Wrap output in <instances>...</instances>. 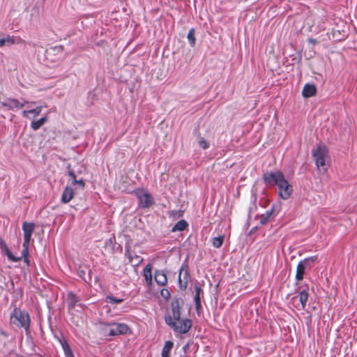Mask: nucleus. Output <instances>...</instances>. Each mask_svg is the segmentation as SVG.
<instances>
[{
  "label": "nucleus",
  "mask_w": 357,
  "mask_h": 357,
  "mask_svg": "<svg viewBox=\"0 0 357 357\" xmlns=\"http://www.w3.org/2000/svg\"><path fill=\"white\" fill-rule=\"evenodd\" d=\"M31 316L26 310L15 307L10 313V324L18 328H23L26 336L31 335Z\"/></svg>",
  "instance_id": "obj_4"
},
{
  "label": "nucleus",
  "mask_w": 357,
  "mask_h": 357,
  "mask_svg": "<svg viewBox=\"0 0 357 357\" xmlns=\"http://www.w3.org/2000/svg\"><path fill=\"white\" fill-rule=\"evenodd\" d=\"M161 294L165 298H168L170 296L169 291L166 289H163L161 290Z\"/></svg>",
  "instance_id": "obj_31"
},
{
  "label": "nucleus",
  "mask_w": 357,
  "mask_h": 357,
  "mask_svg": "<svg viewBox=\"0 0 357 357\" xmlns=\"http://www.w3.org/2000/svg\"><path fill=\"white\" fill-rule=\"evenodd\" d=\"M201 291H202L201 287L199 286V285H196L195 286V294H197L200 295Z\"/></svg>",
  "instance_id": "obj_34"
},
{
  "label": "nucleus",
  "mask_w": 357,
  "mask_h": 357,
  "mask_svg": "<svg viewBox=\"0 0 357 357\" xmlns=\"http://www.w3.org/2000/svg\"><path fill=\"white\" fill-rule=\"evenodd\" d=\"M194 300H195V302L196 308H197V310H198L201 307L200 295L197 294H195V297H194Z\"/></svg>",
  "instance_id": "obj_30"
},
{
  "label": "nucleus",
  "mask_w": 357,
  "mask_h": 357,
  "mask_svg": "<svg viewBox=\"0 0 357 357\" xmlns=\"http://www.w3.org/2000/svg\"><path fill=\"white\" fill-rule=\"evenodd\" d=\"M5 45V40L4 37H3L1 35H0V47Z\"/></svg>",
  "instance_id": "obj_35"
},
{
  "label": "nucleus",
  "mask_w": 357,
  "mask_h": 357,
  "mask_svg": "<svg viewBox=\"0 0 357 357\" xmlns=\"http://www.w3.org/2000/svg\"><path fill=\"white\" fill-rule=\"evenodd\" d=\"M122 298H116L112 296H108L106 297V301L109 303H121L123 302Z\"/></svg>",
  "instance_id": "obj_27"
},
{
  "label": "nucleus",
  "mask_w": 357,
  "mask_h": 357,
  "mask_svg": "<svg viewBox=\"0 0 357 357\" xmlns=\"http://www.w3.org/2000/svg\"><path fill=\"white\" fill-rule=\"evenodd\" d=\"M135 194L139 200V205L142 208L149 207L153 202L151 195L144 189L135 190Z\"/></svg>",
  "instance_id": "obj_6"
},
{
  "label": "nucleus",
  "mask_w": 357,
  "mask_h": 357,
  "mask_svg": "<svg viewBox=\"0 0 357 357\" xmlns=\"http://www.w3.org/2000/svg\"><path fill=\"white\" fill-rule=\"evenodd\" d=\"M68 175L71 177V178L73 180L72 181L73 185H77L82 189H83L84 188L85 183H84V181L82 179H80V180L76 179L75 174L73 170L68 171Z\"/></svg>",
  "instance_id": "obj_19"
},
{
  "label": "nucleus",
  "mask_w": 357,
  "mask_h": 357,
  "mask_svg": "<svg viewBox=\"0 0 357 357\" xmlns=\"http://www.w3.org/2000/svg\"><path fill=\"white\" fill-rule=\"evenodd\" d=\"M155 280L160 286H165L167 282L166 274L162 271H155Z\"/></svg>",
  "instance_id": "obj_13"
},
{
  "label": "nucleus",
  "mask_w": 357,
  "mask_h": 357,
  "mask_svg": "<svg viewBox=\"0 0 357 357\" xmlns=\"http://www.w3.org/2000/svg\"><path fill=\"white\" fill-rule=\"evenodd\" d=\"M152 266L151 264H148L144 268V277L148 285L152 284Z\"/></svg>",
  "instance_id": "obj_15"
},
{
  "label": "nucleus",
  "mask_w": 357,
  "mask_h": 357,
  "mask_svg": "<svg viewBox=\"0 0 357 357\" xmlns=\"http://www.w3.org/2000/svg\"><path fill=\"white\" fill-rule=\"evenodd\" d=\"M5 40V45H9L15 43V38L13 37H10L9 36H7L6 37H4Z\"/></svg>",
  "instance_id": "obj_29"
},
{
  "label": "nucleus",
  "mask_w": 357,
  "mask_h": 357,
  "mask_svg": "<svg viewBox=\"0 0 357 357\" xmlns=\"http://www.w3.org/2000/svg\"><path fill=\"white\" fill-rule=\"evenodd\" d=\"M188 40L191 47H194L195 45V30L193 29H190L187 36Z\"/></svg>",
  "instance_id": "obj_26"
},
{
  "label": "nucleus",
  "mask_w": 357,
  "mask_h": 357,
  "mask_svg": "<svg viewBox=\"0 0 357 357\" xmlns=\"http://www.w3.org/2000/svg\"><path fill=\"white\" fill-rule=\"evenodd\" d=\"M316 87L314 84H306L302 91V94L305 98H310L315 95Z\"/></svg>",
  "instance_id": "obj_11"
},
{
  "label": "nucleus",
  "mask_w": 357,
  "mask_h": 357,
  "mask_svg": "<svg viewBox=\"0 0 357 357\" xmlns=\"http://www.w3.org/2000/svg\"><path fill=\"white\" fill-rule=\"evenodd\" d=\"M224 239L225 236L223 235L219 236L218 237H214L212 239L213 245L216 248H220L223 244Z\"/></svg>",
  "instance_id": "obj_25"
},
{
  "label": "nucleus",
  "mask_w": 357,
  "mask_h": 357,
  "mask_svg": "<svg viewBox=\"0 0 357 357\" xmlns=\"http://www.w3.org/2000/svg\"><path fill=\"white\" fill-rule=\"evenodd\" d=\"M174 343L172 341H167L162 350V357H169V353L173 348Z\"/></svg>",
  "instance_id": "obj_18"
},
{
  "label": "nucleus",
  "mask_w": 357,
  "mask_h": 357,
  "mask_svg": "<svg viewBox=\"0 0 357 357\" xmlns=\"http://www.w3.org/2000/svg\"><path fill=\"white\" fill-rule=\"evenodd\" d=\"M306 267L300 261L296 267V280L301 281L303 279Z\"/></svg>",
  "instance_id": "obj_16"
},
{
  "label": "nucleus",
  "mask_w": 357,
  "mask_h": 357,
  "mask_svg": "<svg viewBox=\"0 0 357 357\" xmlns=\"http://www.w3.org/2000/svg\"><path fill=\"white\" fill-rule=\"evenodd\" d=\"M181 312L178 307H173L172 315L165 317V323L176 333H187L191 326L192 321L189 319H181Z\"/></svg>",
  "instance_id": "obj_3"
},
{
  "label": "nucleus",
  "mask_w": 357,
  "mask_h": 357,
  "mask_svg": "<svg viewBox=\"0 0 357 357\" xmlns=\"http://www.w3.org/2000/svg\"><path fill=\"white\" fill-rule=\"evenodd\" d=\"M47 116H45L40 118L38 120L33 121L31 123V128L33 130H38L41 126H43L47 121Z\"/></svg>",
  "instance_id": "obj_17"
},
{
  "label": "nucleus",
  "mask_w": 357,
  "mask_h": 357,
  "mask_svg": "<svg viewBox=\"0 0 357 357\" xmlns=\"http://www.w3.org/2000/svg\"><path fill=\"white\" fill-rule=\"evenodd\" d=\"M136 260L137 261V262H139L141 259H139V257L137 256H136Z\"/></svg>",
  "instance_id": "obj_39"
},
{
  "label": "nucleus",
  "mask_w": 357,
  "mask_h": 357,
  "mask_svg": "<svg viewBox=\"0 0 357 357\" xmlns=\"http://www.w3.org/2000/svg\"><path fill=\"white\" fill-rule=\"evenodd\" d=\"M73 189L70 186H66L62 192L61 201L63 204H67L73 198Z\"/></svg>",
  "instance_id": "obj_10"
},
{
  "label": "nucleus",
  "mask_w": 357,
  "mask_h": 357,
  "mask_svg": "<svg viewBox=\"0 0 357 357\" xmlns=\"http://www.w3.org/2000/svg\"><path fill=\"white\" fill-rule=\"evenodd\" d=\"M188 227V223L184 220H181L176 223V225L172 227V231H182L186 229Z\"/></svg>",
  "instance_id": "obj_20"
},
{
  "label": "nucleus",
  "mask_w": 357,
  "mask_h": 357,
  "mask_svg": "<svg viewBox=\"0 0 357 357\" xmlns=\"http://www.w3.org/2000/svg\"><path fill=\"white\" fill-rule=\"evenodd\" d=\"M198 144L200 147H202L204 149H206L208 147V142L203 138V137H199L198 139Z\"/></svg>",
  "instance_id": "obj_28"
},
{
  "label": "nucleus",
  "mask_w": 357,
  "mask_h": 357,
  "mask_svg": "<svg viewBox=\"0 0 357 357\" xmlns=\"http://www.w3.org/2000/svg\"><path fill=\"white\" fill-rule=\"evenodd\" d=\"M26 104L33 105L34 102H29L24 99H22V101H20L19 100L15 98H8L1 102V105L4 107L11 110L20 109L22 108Z\"/></svg>",
  "instance_id": "obj_7"
},
{
  "label": "nucleus",
  "mask_w": 357,
  "mask_h": 357,
  "mask_svg": "<svg viewBox=\"0 0 357 357\" xmlns=\"http://www.w3.org/2000/svg\"><path fill=\"white\" fill-rule=\"evenodd\" d=\"M265 183L268 185H276L278 188V195L283 199H288L293 192L292 186L284 178L282 172L280 171L266 172L263 176Z\"/></svg>",
  "instance_id": "obj_1"
},
{
  "label": "nucleus",
  "mask_w": 357,
  "mask_h": 357,
  "mask_svg": "<svg viewBox=\"0 0 357 357\" xmlns=\"http://www.w3.org/2000/svg\"><path fill=\"white\" fill-rule=\"evenodd\" d=\"M299 301L301 303V307L300 310H304L306 306L307 301L308 300V293L306 290H302L298 296ZM297 297H294V299H296Z\"/></svg>",
  "instance_id": "obj_14"
},
{
  "label": "nucleus",
  "mask_w": 357,
  "mask_h": 357,
  "mask_svg": "<svg viewBox=\"0 0 357 357\" xmlns=\"http://www.w3.org/2000/svg\"><path fill=\"white\" fill-rule=\"evenodd\" d=\"M316 165L319 172H326L330 166L328 149L324 146H319L313 152Z\"/></svg>",
  "instance_id": "obj_5"
},
{
  "label": "nucleus",
  "mask_w": 357,
  "mask_h": 357,
  "mask_svg": "<svg viewBox=\"0 0 357 357\" xmlns=\"http://www.w3.org/2000/svg\"><path fill=\"white\" fill-rule=\"evenodd\" d=\"M130 333V328L123 323L112 322V328L109 331V336H117L128 334Z\"/></svg>",
  "instance_id": "obj_8"
},
{
  "label": "nucleus",
  "mask_w": 357,
  "mask_h": 357,
  "mask_svg": "<svg viewBox=\"0 0 357 357\" xmlns=\"http://www.w3.org/2000/svg\"><path fill=\"white\" fill-rule=\"evenodd\" d=\"M100 330L103 335L109 336V331L112 328V322L110 323H101Z\"/></svg>",
  "instance_id": "obj_23"
},
{
  "label": "nucleus",
  "mask_w": 357,
  "mask_h": 357,
  "mask_svg": "<svg viewBox=\"0 0 357 357\" xmlns=\"http://www.w3.org/2000/svg\"><path fill=\"white\" fill-rule=\"evenodd\" d=\"M84 274V272L83 271H81L79 272V275L82 276V275Z\"/></svg>",
  "instance_id": "obj_38"
},
{
  "label": "nucleus",
  "mask_w": 357,
  "mask_h": 357,
  "mask_svg": "<svg viewBox=\"0 0 357 357\" xmlns=\"http://www.w3.org/2000/svg\"><path fill=\"white\" fill-rule=\"evenodd\" d=\"M317 256H312L305 258L303 260H301V262L306 267V268H311L317 260Z\"/></svg>",
  "instance_id": "obj_21"
},
{
  "label": "nucleus",
  "mask_w": 357,
  "mask_h": 357,
  "mask_svg": "<svg viewBox=\"0 0 357 357\" xmlns=\"http://www.w3.org/2000/svg\"><path fill=\"white\" fill-rule=\"evenodd\" d=\"M265 215L266 218H267L268 220H269L271 215H272V211H266V213L265 214H264Z\"/></svg>",
  "instance_id": "obj_36"
},
{
  "label": "nucleus",
  "mask_w": 357,
  "mask_h": 357,
  "mask_svg": "<svg viewBox=\"0 0 357 357\" xmlns=\"http://www.w3.org/2000/svg\"><path fill=\"white\" fill-rule=\"evenodd\" d=\"M268 219L267 218L265 217L264 215H262L261 217V219H260V222L261 225H265L268 222Z\"/></svg>",
  "instance_id": "obj_33"
},
{
  "label": "nucleus",
  "mask_w": 357,
  "mask_h": 357,
  "mask_svg": "<svg viewBox=\"0 0 357 357\" xmlns=\"http://www.w3.org/2000/svg\"><path fill=\"white\" fill-rule=\"evenodd\" d=\"M44 107H46V105H40L32 109L24 110L22 113V115L24 118H30V114H32L33 117H36L39 115Z\"/></svg>",
  "instance_id": "obj_12"
},
{
  "label": "nucleus",
  "mask_w": 357,
  "mask_h": 357,
  "mask_svg": "<svg viewBox=\"0 0 357 357\" xmlns=\"http://www.w3.org/2000/svg\"><path fill=\"white\" fill-rule=\"evenodd\" d=\"M62 348L63 349L66 357H74L73 353L70 345L65 340L61 341Z\"/></svg>",
  "instance_id": "obj_22"
},
{
  "label": "nucleus",
  "mask_w": 357,
  "mask_h": 357,
  "mask_svg": "<svg viewBox=\"0 0 357 357\" xmlns=\"http://www.w3.org/2000/svg\"><path fill=\"white\" fill-rule=\"evenodd\" d=\"M188 271L187 265H183L179 271L178 281L181 289H185L188 285Z\"/></svg>",
  "instance_id": "obj_9"
},
{
  "label": "nucleus",
  "mask_w": 357,
  "mask_h": 357,
  "mask_svg": "<svg viewBox=\"0 0 357 357\" xmlns=\"http://www.w3.org/2000/svg\"><path fill=\"white\" fill-rule=\"evenodd\" d=\"M68 305L71 307H74L79 301L77 296L72 292H70L68 294Z\"/></svg>",
  "instance_id": "obj_24"
},
{
  "label": "nucleus",
  "mask_w": 357,
  "mask_h": 357,
  "mask_svg": "<svg viewBox=\"0 0 357 357\" xmlns=\"http://www.w3.org/2000/svg\"><path fill=\"white\" fill-rule=\"evenodd\" d=\"M308 42L312 45H315L317 43V40L314 38H310L308 39Z\"/></svg>",
  "instance_id": "obj_37"
},
{
  "label": "nucleus",
  "mask_w": 357,
  "mask_h": 357,
  "mask_svg": "<svg viewBox=\"0 0 357 357\" xmlns=\"http://www.w3.org/2000/svg\"><path fill=\"white\" fill-rule=\"evenodd\" d=\"M35 228V225L33 222H24L22 225V230L24 232V242H23V249L22 250V256L21 257H15L13 255V253L10 251V250L6 248L5 250L6 255L8 259L13 262H17L24 258V261L26 264H29V261L28 259L29 257V243L31 241V236Z\"/></svg>",
  "instance_id": "obj_2"
},
{
  "label": "nucleus",
  "mask_w": 357,
  "mask_h": 357,
  "mask_svg": "<svg viewBox=\"0 0 357 357\" xmlns=\"http://www.w3.org/2000/svg\"><path fill=\"white\" fill-rule=\"evenodd\" d=\"M126 256H127V257L129 259L130 262L133 261V257H132V254L129 250L126 251Z\"/></svg>",
  "instance_id": "obj_32"
}]
</instances>
